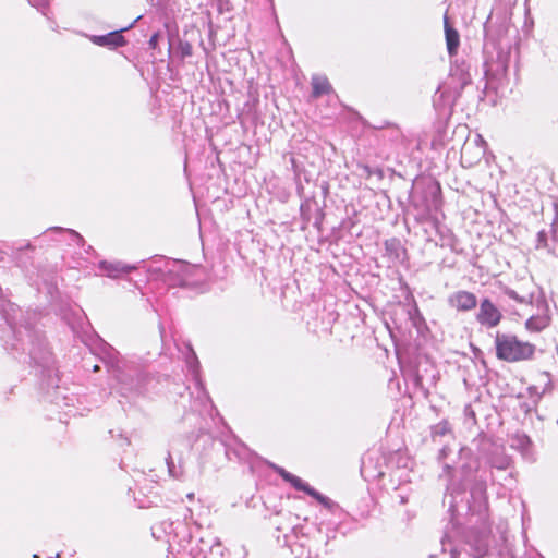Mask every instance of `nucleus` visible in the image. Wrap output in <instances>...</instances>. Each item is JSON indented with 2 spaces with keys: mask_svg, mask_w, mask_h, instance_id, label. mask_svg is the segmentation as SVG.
Here are the masks:
<instances>
[{
  "mask_svg": "<svg viewBox=\"0 0 558 558\" xmlns=\"http://www.w3.org/2000/svg\"><path fill=\"white\" fill-rule=\"evenodd\" d=\"M158 531L165 534L169 551L175 558H201L199 538L197 541L193 539L191 529L186 522L165 520L153 527V535L160 538L161 536L157 534Z\"/></svg>",
  "mask_w": 558,
  "mask_h": 558,
  "instance_id": "1",
  "label": "nucleus"
},
{
  "mask_svg": "<svg viewBox=\"0 0 558 558\" xmlns=\"http://www.w3.org/2000/svg\"><path fill=\"white\" fill-rule=\"evenodd\" d=\"M14 336V342L11 343L12 350L27 351L31 360L41 366H48L50 362V351L45 339L28 327L11 326Z\"/></svg>",
  "mask_w": 558,
  "mask_h": 558,
  "instance_id": "2",
  "label": "nucleus"
},
{
  "mask_svg": "<svg viewBox=\"0 0 558 558\" xmlns=\"http://www.w3.org/2000/svg\"><path fill=\"white\" fill-rule=\"evenodd\" d=\"M470 496L474 506L471 505L469 499H465V488H461L460 484L451 481L447 486L446 499L449 504V510L452 514L459 512L460 504L465 502V508L471 511H480L486 502V483L485 481L476 482L470 490Z\"/></svg>",
  "mask_w": 558,
  "mask_h": 558,
  "instance_id": "3",
  "label": "nucleus"
},
{
  "mask_svg": "<svg viewBox=\"0 0 558 558\" xmlns=\"http://www.w3.org/2000/svg\"><path fill=\"white\" fill-rule=\"evenodd\" d=\"M496 356L506 362L525 361L533 356L535 347L519 340L511 333L497 332L495 337Z\"/></svg>",
  "mask_w": 558,
  "mask_h": 558,
  "instance_id": "4",
  "label": "nucleus"
},
{
  "mask_svg": "<svg viewBox=\"0 0 558 558\" xmlns=\"http://www.w3.org/2000/svg\"><path fill=\"white\" fill-rule=\"evenodd\" d=\"M441 189L437 181L429 180L424 184H416L410 195V204L422 218L439 209L441 205Z\"/></svg>",
  "mask_w": 558,
  "mask_h": 558,
  "instance_id": "5",
  "label": "nucleus"
},
{
  "mask_svg": "<svg viewBox=\"0 0 558 558\" xmlns=\"http://www.w3.org/2000/svg\"><path fill=\"white\" fill-rule=\"evenodd\" d=\"M110 372L119 383V389L122 396L133 397L144 396L146 393V384L149 381V378L145 374L133 368L126 369L124 364L121 365L120 362L111 363Z\"/></svg>",
  "mask_w": 558,
  "mask_h": 558,
  "instance_id": "6",
  "label": "nucleus"
},
{
  "mask_svg": "<svg viewBox=\"0 0 558 558\" xmlns=\"http://www.w3.org/2000/svg\"><path fill=\"white\" fill-rule=\"evenodd\" d=\"M202 269L182 260L167 262L163 270V281L169 287H195L199 282Z\"/></svg>",
  "mask_w": 558,
  "mask_h": 558,
  "instance_id": "7",
  "label": "nucleus"
},
{
  "mask_svg": "<svg viewBox=\"0 0 558 558\" xmlns=\"http://www.w3.org/2000/svg\"><path fill=\"white\" fill-rule=\"evenodd\" d=\"M191 451V444L184 437H174L169 442V449L166 457V464L170 477L179 481L186 478L185 456Z\"/></svg>",
  "mask_w": 558,
  "mask_h": 558,
  "instance_id": "8",
  "label": "nucleus"
},
{
  "mask_svg": "<svg viewBox=\"0 0 558 558\" xmlns=\"http://www.w3.org/2000/svg\"><path fill=\"white\" fill-rule=\"evenodd\" d=\"M272 468L282 477V480L290 483L296 490L304 492L305 494L315 498L318 502H320L324 506H327L329 504L328 497L318 493L316 489L311 487L307 483H305L296 475L286 471L283 468L278 465H274Z\"/></svg>",
  "mask_w": 558,
  "mask_h": 558,
  "instance_id": "9",
  "label": "nucleus"
},
{
  "mask_svg": "<svg viewBox=\"0 0 558 558\" xmlns=\"http://www.w3.org/2000/svg\"><path fill=\"white\" fill-rule=\"evenodd\" d=\"M501 318V312L489 299L486 298L481 301L476 313V320L481 326L489 329L494 328L498 326Z\"/></svg>",
  "mask_w": 558,
  "mask_h": 558,
  "instance_id": "10",
  "label": "nucleus"
},
{
  "mask_svg": "<svg viewBox=\"0 0 558 558\" xmlns=\"http://www.w3.org/2000/svg\"><path fill=\"white\" fill-rule=\"evenodd\" d=\"M448 304L459 312H469L476 307L477 299L472 292L459 290L448 296Z\"/></svg>",
  "mask_w": 558,
  "mask_h": 558,
  "instance_id": "11",
  "label": "nucleus"
},
{
  "mask_svg": "<svg viewBox=\"0 0 558 558\" xmlns=\"http://www.w3.org/2000/svg\"><path fill=\"white\" fill-rule=\"evenodd\" d=\"M470 65L464 61L458 62L456 61L450 69V78L451 84H453L454 89L461 92L466 85H469L472 81V76L470 73Z\"/></svg>",
  "mask_w": 558,
  "mask_h": 558,
  "instance_id": "12",
  "label": "nucleus"
},
{
  "mask_svg": "<svg viewBox=\"0 0 558 558\" xmlns=\"http://www.w3.org/2000/svg\"><path fill=\"white\" fill-rule=\"evenodd\" d=\"M129 27L122 28L120 31H113L106 35H93L89 37L93 44L101 47L117 48L125 45V38L122 36V32L128 31Z\"/></svg>",
  "mask_w": 558,
  "mask_h": 558,
  "instance_id": "13",
  "label": "nucleus"
},
{
  "mask_svg": "<svg viewBox=\"0 0 558 558\" xmlns=\"http://www.w3.org/2000/svg\"><path fill=\"white\" fill-rule=\"evenodd\" d=\"M99 269L105 272L106 276L110 278H118L121 274H129L137 267L135 265H128L122 262H100Z\"/></svg>",
  "mask_w": 558,
  "mask_h": 558,
  "instance_id": "14",
  "label": "nucleus"
},
{
  "mask_svg": "<svg viewBox=\"0 0 558 558\" xmlns=\"http://www.w3.org/2000/svg\"><path fill=\"white\" fill-rule=\"evenodd\" d=\"M487 463L490 465V468L496 470H508L512 464V459L508 454H506L504 448L496 447L494 450L489 453L487 458Z\"/></svg>",
  "mask_w": 558,
  "mask_h": 558,
  "instance_id": "15",
  "label": "nucleus"
},
{
  "mask_svg": "<svg viewBox=\"0 0 558 558\" xmlns=\"http://www.w3.org/2000/svg\"><path fill=\"white\" fill-rule=\"evenodd\" d=\"M445 24V35H446V45L447 50L450 57L457 54L459 45H460V36L457 29H454L448 21L447 15L444 19Z\"/></svg>",
  "mask_w": 558,
  "mask_h": 558,
  "instance_id": "16",
  "label": "nucleus"
},
{
  "mask_svg": "<svg viewBox=\"0 0 558 558\" xmlns=\"http://www.w3.org/2000/svg\"><path fill=\"white\" fill-rule=\"evenodd\" d=\"M332 87L326 76L313 75L312 77V96L318 98L322 95L331 93Z\"/></svg>",
  "mask_w": 558,
  "mask_h": 558,
  "instance_id": "17",
  "label": "nucleus"
},
{
  "mask_svg": "<svg viewBox=\"0 0 558 558\" xmlns=\"http://www.w3.org/2000/svg\"><path fill=\"white\" fill-rule=\"evenodd\" d=\"M549 322H550L549 315L544 313V314L531 316L526 320L525 326H526V329H529L530 331H542L549 325Z\"/></svg>",
  "mask_w": 558,
  "mask_h": 558,
  "instance_id": "18",
  "label": "nucleus"
},
{
  "mask_svg": "<svg viewBox=\"0 0 558 558\" xmlns=\"http://www.w3.org/2000/svg\"><path fill=\"white\" fill-rule=\"evenodd\" d=\"M306 539H296L289 544V548L294 558H311V551L305 544Z\"/></svg>",
  "mask_w": 558,
  "mask_h": 558,
  "instance_id": "19",
  "label": "nucleus"
},
{
  "mask_svg": "<svg viewBox=\"0 0 558 558\" xmlns=\"http://www.w3.org/2000/svg\"><path fill=\"white\" fill-rule=\"evenodd\" d=\"M486 71L485 74H488L490 72H496L497 74H505L508 69L507 64V57L499 53L498 54V62L494 65L493 63H486Z\"/></svg>",
  "mask_w": 558,
  "mask_h": 558,
  "instance_id": "20",
  "label": "nucleus"
},
{
  "mask_svg": "<svg viewBox=\"0 0 558 558\" xmlns=\"http://www.w3.org/2000/svg\"><path fill=\"white\" fill-rule=\"evenodd\" d=\"M187 366L195 381V386L202 389V381L198 374L199 362L194 352H192L191 357L187 359Z\"/></svg>",
  "mask_w": 558,
  "mask_h": 558,
  "instance_id": "21",
  "label": "nucleus"
},
{
  "mask_svg": "<svg viewBox=\"0 0 558 558\" xmlns=\"http://www.w3.org/2000/svg\"><path fill=\"white\" fill-rule=\"evenodd\" d=\"M531 446V439L524 434H517L512 438V447L519 449L521 452H526Z\"/></svg>",
  "mask_w": 558,
  "mask_h": 558,
  "instance_id": "22",
  "label": "nucleus"
},
{
  "mask_svg": "<svg viewBox=\"0 0 558 558\" xmlns=\"http://www.w3.org/2000/svg\"><path fill=\"white\" fill-rule=\"evenodd\" d=\"M51 230H58V231L65 233L68 235V238L70 239V241H72L73 243H75L78 246H84V244H85L83 236L72 229L51 228Z\"/></svg>",
  "mask_w": 558,
  "mask_h": 558,
  "instance_id": "23",
  "label": "nucleus"
},
{
  "mask_svg": "<svg viewBox=\"0 0 558 558\" xmlns=\"http://www.w3.org/2000/svg\"><path fill=\"white\" fill-rule=\"evenodd\" d=\"M504 293H505L509 299L514 300V301H517L518 303H521V304H523V303H530V302H531V299H532V295H527V296H526V295H519V294L517 293V291H514L513 289L508 288V287H506V288L504 289Z\"/></svg>",
  "mask_w": 558,
  "mask_h": 558,
  "instance_id": "24",
  "label": "nucleus"
},
{
  "mask_svg": "<svg viewBox=\"0 0 558 558\" xmlns=\"http://www.w3.org/2000/svg\"><path fill=\"white\" fill-rule=\"evenodd\" d=\"M215 541H217V538H214V537H210V538L199 537V546L202 547V556H201V558H207L208 553L210 550V547L214 546Z\"/></svg>",
  "mask_w": 558,
  "mask_h": 558,
  "instance_id": "25",
  "label": "nucleus"
},
{
  "mask_svg": "<svg viewBox=\"0 0 558 558\" xmlns=\"http://www.w3.org/2000/svg\"><path fill=\"white\" fill-rule=\"evenodd\" d=\"M222 556H223V548H222L221 543L217 539V541H215L214 546L210 547L207 558H222Z\"/></svg>",
  "mask_w": 558,
  "mask_h": 558,
  "instance_id": "26",
  "label": "nucleus"
},
{
  "mask_svg": "<svg viewBox=\"0 0 558 558\" xmlns=\"http://www.w3.org/2000/svg\"><path fill=\"white\" fill-rule=\"evenodd\" d=\"M538 405V402L535 400L527 399L526 401H521L519 407L522 412H524L526 415L530 414L532 411H534Z\"/></svg>",
  "mask_w": 558,
  "mask_h": 558,
  "instance_id": "27",
  "label": "nucleus"
},
{
  "mask_svg": "<svg viewBox=\"0 0 558 558\" xmlns=\"http://www.w3.org/2000/svg\"><path fill=\"white\" fill-rule=\"evenodd\" d=\"M527 393H529L530 400H535L536 402L539 403L543 393L538 390V388L536 386H530L527 388Z\"/></svg>",
  "mask_w": 558,
  "mask_h": 558,
  "instance_id": "28",
  "label": "nucleus"
},
{
  "mask_svg": "<svg viewBox=\"0 0 558 558\" xmlns=\"http://www.w3.org/2000/svg\"><path fill=\"white\" fill-rule=\"evenodd\" d=\"M28 3L36 8L38 11H41L44 14V9L48 5L49 0H27Z\"/></svg>",
  "mask_w": 558,
  "mask_h": 558,
  "instance_id": "29",
  "label": "nucleus"
},
{
  "mask_svg": "<svg viewBox=\"0 0 558 558\" xmlns=\"http://www.w3.org/2000/svg\"><path fill=\"white\" fill-rule=\"evenodd\" d=\"M547 246V234L545 231H539L537 233V243H536V247L537 248H541V247H546Z\"/></svg>",
  "mask_w": 558,
  "mask_h": 558,
  "instance_id": "30",
  "label": "nucleus"
},
{
  "mask_svg": "<svg viewBox=\"0 0 558 558\" xmlns=\"http://www.w3.org/2000/svg\"><path fill=\"white\" fill-rule=\"evenodd\" d=\"M464 416H465V420H468V421L475 420V412L470 404H466L464 407Z\"/></svg>",
  "mask_w": 558,
  "mask_h": 558,
  "instance_id": "31",
  "label": "nucleus"
},
{
  "mask_svg": "<svg viewBox=\"0 0 558 558\" xmlns=\"http://www.w3.org/2000/svg\"><path fill=\"white\" fill-rule=\"evenodd\" d=\"M158 40H159V34L158 33L153 34L148 40L149 48L155 49L158 45Z\"/></svg>",
  "mask_w": 558,
  "mask_h": 558,
  "instance_id": "32",
  "label": "nucleus"
},
{
  "mask_svg": "<svg viewBox=\"0 0 558 558\" xmlns=\"http://www.w3.org/2000/svg\"><path fill=\"white\" fill-rule=\"evenodd\" d=\"M472 149V146L470 144H465L463 147H462V151H461V159H462V162L465 160L468 154L470 153V150Z\"/></svg>",
  "mask_w": 558,
  "mask_h": 558,
  "instance_id": "33",
  "label": "nucleus"
},
{
  "mask_svg": "<svg viewBox=\"0 0 558 558\" xmlns=\"http://www.w3.org/2000/svg\"><path fill=\"white\" fill-rule=\"evenodd\" d=\"M449 450H450V449H449L448 447H444V448L440 450V452H439V459H440V460H441V459H445V458L447 457V454H448V451H449Z\"/></svg>",
  "mask_w": 558,
  "mask_h": 558,
  "instance_id": "34",
  "label": "nucleus"
},
{
  "mask_svg": "<svg viewBox=\"0 0 558 558\" xmlns=\"http://www.w3.org/2000/svg\"><path fill=\"white\" fill-rule=\"evenodd\" d=\"M461 472H462V474H463V476H464V480H465V481H468V480H469V477H470V475H471V474H470V470H466L465 465H462V466H461Z\"/></svg>",
  "mask_w": 558,
  "mask_h": 558,
  "instance_id": "35",
  "label": "nucleus"
},
{
  "mask_svg": "<svg viewBox=\"0 0 558 558\" xmlns=\"http://www.w3.org/2000/svg\"><path fill=\"white\" fill-rule=\"evenodd\" d=\"M182 53L184 56H190L191 54V46L189 44H186L185 47H182Z\"/></svg>",
  "mask_w": 558,
  "mask_h": 558,
  "instance_id": "36",
  "label": "nucleus"
},
{
  "mask_svg": "<svg viewBox=\"0 0 558 558\" xmlns=\"http://www.w3.org/2000/svg\"><path fill=\"white\" fill-rule=\"evenodd\" d=\"M486 553V547H481V548H477V555L476 557H482L484 556V554Z\"/></svg>",
  "mask_w": 558,
  "mask_h": 558,
  "instance_id": "37",
  "label": "nucleus"
},
{
  "mask_svg": "<svg viewBox=\"0 0 558 558\" xmlns=\"http://www.w3.org/2000/svg\"><path fill=\"white\" fill-rule=\"evenodd\" d=\"M444 468H445L446 471H449L451 469V466L448 463H445Z\"/></svg>",
  "mask_w": 558,
  "mask_h": 558,
  "instance_id": "38",
  "label": "nucleus"
},
{
  "mask_svg": "<svg viewBox=\"0 0 558 558\" xmlns=\"http://www.w3.org/2000/svg\"><path fill=\"white\" fill-rule=\"evenodd\" d=\"M468 453H469V451L463 450V449L460 451V454H461V456H465V454H468Z\"/></svg>",
  "mask_w": 558,
  "mask_h": 558,
  "instance_id": "39",
  "label": "nucleus"
},
{
  "mask_svg": "<svg viewBox=\"0 0 558 558\" xmlns=\"http://www.w3.org/2000/svg\"><path fill=\"white\" fill-rule=\"evenodd\" d=\"M482 154H483V150H482V149H480V151H478V154H477V159H478V160L481 159Z\"/></svg>",
  "mask_w": 558,
  "mask_h": 558,
  "instance_id": "40",
  "label": "nucleus"
},
{
  "mask_svg": "<svg viewBox=\"0 0 558 558\" xmlns=\"http://www.w3.org/2000/svg\"><path fill=\"white\" fill-rule=\"evenodd\" d=\"M93 371H94V372H98V371H99V366H98V365H95V366L93 367Z\"/></svg>",
  "mask_w": 558,
  "mask_h": 558,
  "instance_id": "41",
  "label": "nucleus"
},
{
  "mask_svg": "<svg viewBox=\"0 0 558 558\" xmlns=\"http://www.w3.org/2000/svg\"><path fill=\"white\" fill-rule=\"evenodd\" d=\"M187 498H189V499H193V498H194V494H193V493L189 494V495H187Z\"/></svg>",
  "mask_w": 558,
  "mask_h": 558,
  "instance_id": "42",
  "label": "nucleus"
},
{
  "mask_svg": "<svg viewBox=\"0 0 558 558\" xmlns=\"http://www.w3.org/2000/svg\"><path fill=\"white\" fill-rule=\"evenodd\" d=\"M365 170H366L367 174L371 175L372 172H371L369 168L365 167Z\"/></svg>",
  "mask_w": 558,
  "mask_h": 558,
  "instance_id": "43",
  "label": "nucleus"
}]
</instances>
